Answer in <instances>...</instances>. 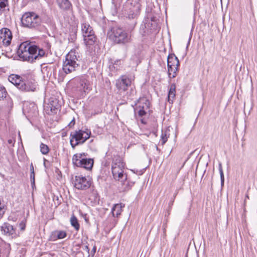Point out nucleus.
Here are the masks:
<instances>
[{"label": "nucleus", "instance_id": "obj_43", "mask_svg": "<svg viewBox=\"0 0 257 257\" xmlns=\"http://www.w3.org/2000/svg\"><path fill=\"white\" fill-rule=\"evenodd\" d=\"M141 121H142V122L143 123H145V122H144V121H143V119H142Z\"/></svg>", "mask_w": 257, "mask_h": 257}, {"label": "nucleus", "instance_id": "obj_20", "mask_svg": "<svg viewBox=\"0 0 257 257\" xmlns=\"http://www.w3.org/2000/svg\"><path fill=\"white\" fill-rule=\"evenodd\" d=\"M66 231L63 230H55L52 232L50 238L52 240H56L58 239H63L66 236Z\"/></svg>", "mask_w": 257, "mask_h": 257}, {"label": "nucleus", "instance_id": "obj_2", "mask_svg": "<svg viewBox=\"0 0 257 257\" xmlns=\"http://www.w3.org/2000/svg\"><path fill=\"white\" fill-rule=\"evenodd\" d=\"M80 57L76 50H71L66 56L63 64V70L66 74L76 71L79 67Z\"/></svg>", "mask_w": 257, "mask_h": 257}, {"label": "nucleus", "instance_id": "obj_5", "mask_svg": "<svg viewBox=\"0 0 257 257\" xmlns=\"http://www.w3.org/2000/svg\"><path fill=\"white\" fill-rule=\"evenodd\" d=\"M125 164L120 157L115 158L112 162L111 171L114 179L120 181L123 183V181L126 180L127 176L124 174Z\"/></svg>", "mask_w": 257, "mask_h": 257}, {"label": "nucleus", "instance_id": "obj_14", "mask_svg": "<svg viewBox=\"0 0 257 257\" xmlns=\"http://www.w3.org/2000/svg\"><path fill=\"white\" fill-rule=\"evenodd\" d=\"M0 38L5 45H9L12 39L11 31L8 28H2L1 30Z\"/></svg>", "mask_w": 257, "mask_h": 257}, {"label": "nucleus", "instance_id": "obj_40", "mask_svg": "<svg viewBox=\"0 0 257 257\" xmlns=\"http://www.w3.org/2000/svg\"><path fill=\"white\" fill-rule=\"evenodd\" d=\"M92 251L93 252V253H94L95 252V251H96V247L95 246L93 247Z\"/></svg>", "mask_w": 257, "mask_h": 257}, {"label": "nucleus", "instance_id": "obj_25", "mask_svg": "<svg viewBox=\"0 0 257 257\" xmlns=\"http://www.w3.org/2000/svg\"><path fill=\"white\" fill-rule=\"evenodd\" d=\"M70 223L71 225L78 231L79 229L80 225L78 223V220L76 216L72 215L70 218Z\"/></svg>", "mask_w": 257, "mask_h": 257}, {"label": "nucleus", "instance_id": "obj_33", "mask_svg": "<svg viewBox=\"0 0 257 257\" xmlns=\"http://www.w3.org/2000/svg\"><path fill=\"white\" fill-rule=\"evenodd\" d=\"M30 180L31 182V184L32 187L35 185V172H31L30 174Z\"/></svg>", "mask_w": 257, "mask_h": 257}, {"label": "nucleus", "instance_id": "obj_19", "mask_svg": "<svg viewBox=\"0 0 257 257\" xmlns=\"http://www.w3.org/2000/svg\"><path fill=\"white\" fill-rule=\"evenodd\" d=\"M9 80L19 89H20L21 85L23 82V81L21 80L20 76L15 74H12L10 75L9 77Z\"/></svg>", "mask_w": 257, "mask_h": 257}, {"label": "nucleus", "instance_id": "obj_41", "mask_svg": "<svg viewBox=\"0 0 257 257\" xmlns=\"http://www.w3.org/2000/svg\"><path fill=\"white\" fill-rule=\"evenodd\" d=\"M30 105H31L32 106L33 108L34 109H35V106L34 104H33V103H32V104H31Z\"/></svg>", "mask_w": 257, "mask_h": 257}, {"label": "nucleus", "instance_id": "obj_16", "mask_svg": "<svg viewBox=\"0 0 257 257\" xmlns=\"http://www.w3.org/2000/svg\"><path fill=\"white\" fill-rule=\"evenodd\" d=\"M131 80L125 76H122L116 82V87L119 90L125 91L131 85Z\"/></svg>", "mask_w": 257, "mask_h": 257}, {"label": "nucleus", "instance_id": "obj_24", "mask_svg": "<svg viewBox=\"0 0 257 257\" xmlns=\"http://www.w3.org/2000/svg\"><path fill=\"white\" fill-rule=\"evenodd\" d=\"M92 27L89 25L88 23H83L81 25V31L82 34V36L85 35L87 32L90 31L92 30Z\"/></svg>", "mask_w": 257, "mask_h": 257}, {"label": "nucleus", "instance_id": "obj_6", "mask_svg": "<svg viewBox=\"0 0 257 257\" xmlns=\"http://www.w3.org/2000/svg\"><path fill=\"white\" fill-rule=\"evenodd\" d=\"M21 22L24 27L35 29L40 25L41 19L39 16L34 12H26L23 15Z\"/></svg>", "mask_w": 257, "mask_h": 257}, {"label": "nucleus", "instance_id": "obj_34", "mask_svg": "<svg viewBox=\"0 0 257 257\" xmlns=\"http://www.w3.org/2000/svg\"><path fill=\"white\" fill-rule=\"evenodd\" d=\"M19 227L21 230L23 231L25 229L26 224L24 221H22L19 224Z\"/></svg>", "mask_w": 257, "mask_h": 257}, {"label": "nucleus", "instance_id": "obj_1", "mask_svg": "<svg viewBox=\"0 0 257 257\" xmlns=\"http://www.w3.org/2000/svg\"><path fill=\"white\" fill-rule=\"evenodd\" d=\"M19 57L23 61L33 62L36 60H40L46 56V52L35 45L26 41L22 43L17 50Z\"/></svg>", "mask_w": 257, "mask_h": 257}, {"label": "nucleus", "instance_id": "obj_38", "mask_svg": "<svg viewBox=\"0 0 257 257\" xmlns=\"http://www.w3.org/2000/svg\"><path fill=\"white\" fill-rule=\"evenodd\" d=\"M83 249L85 250L87 253L89 255V249L88 245H85L83 247Z\"/></svg>", "mask_w": 257, "mask_h": 257}, {"label": "nucleus", "instance_id": "obj_9", "mask_svg": "<svg viewBox=\"0 0 257 257\" xmlns=\"http://www.w3.org/2000/svg\"><path fill=\"white\" fill-rule=\"evenodd\" d=\"M179 65V61L175 55L170 54L168 56L167 65L168 75L170 78H174L176 76Z\"/></svg>", "mask_w": 257, "mask_h": 257}, {"label": "nucleus", "instance_id": "obj_28", "mask_svg": "<svg viewBox=\"0 0 257 257\" xmlns=\"http://www.w3.org/2000/svg\"><path fill=\"white\" fill-rule=\"evenodd\" d=\"M121 2V0H112V4L113 6L112 12L113 15H115L117 13V9L119 7Z\"/></svg>", "mask_w": 257, "mask_h": 257}, {"label": "nucleus", "instance_id": "obj_13", "mask_svg": "<svg viewBox=\"0 0 257 257\" xmlns=\"http://www.w3.org/2000/svg\"><path fill=\"white\" fill-rule=\"evenodd\" d=\"M149 102L146 99H142L139 102L138 105L136 106L135 110L137 111L140 117H143L146 114V111L149 108Z\"/></svg>", "mask_w": 257, "mask_h": 257}, {"label": "nucleus", "instance_id": "obj_15", "mask_svg": "<svg viewBox=\"0 0 257 257\" xmlns=\"http://www.w3.org/2000/svg\"><path fill=\"white\" fill-rule=\"evenodd\" d=\"M1 231L4 234L11 238H15L18 236L15 229L14 228L12 225L8 223H5L1 226Z\"/></svg>", "mask_w": 257, "mask_h": 257}, {"label": "nucleus", "instance_id": "obj_21", "mask_svg": "<svg viewBox=\"0 0 257 257\" xmlns=\"http://www.w3.org/2000/svg\"><path fill=\"white\" fill-rule=\"evenodd\" d=\"M124 207V205L122 203L114 204L111 211L112 216L118 217L121 214L122 209Z\"/></svg>", "mask_w": 257, "mask_h": 257}, {"label": "nucleus", "instance_id": "obj_32", "mask_svg": "<svg viewBox=\"0 0 257 257\" xmlns=\"http://www.w3.org/2000/svg\"><path fill=\"white\" fill-rule=\"evenodd\" d=\"M5 212V205L2 203L1 200H0V216L4 215Z\"/></svg>", "mask_w": 257, "mask_h": 257}, {"label": "nucleus", "instance_id": "obj_39", "mask_svg": "<svg viewBox=\"0 0 257 257\" xmlns=\"http://www.w3.org/2000/svg\"><path fill=\"white\" fill-rule=\"evenodd\" d=\"M30 171L32 172H34V166L33 165V164H31L30 165Z\"/></svg>", "mask_w": 257, "mask_h": 257}, {"label": "nucleus", "instance_id": "obj_8", "mask_svg": "<svg viewBox=\"0 0 257 257\" xmlns=\"http://www.w3.org/2000/svg\"><path fill=\"white\" fill-rule=\"evenodd\" d=\"M84 154H75L72 158L73 164L78 167H82L90 170L93 165V160L91 159L83 158Z\"/></svg>", "mask_w": 257, "mask_h": 257}, {"label": "nucleus", "instance_id": "obj_27", "mask_svg": "<svg viewBox=\"0 0 257 257\" xmlns=\"http://www.w3.org/2000/svg\"><path fill=\"white\" fill-rule=\"evenodd\" d=\"M10 249L0 245V257H9Z\"/></svg>", "mask_w": 257, "mask_h": 257}, {"label": "nucleus", "instance_id": "obj_31", "mask_svg": "<svg viewBox=\"0 0 257 257\" xmlns=\"http://www.w3.org/2000/svg\"><path fill=\"white\" fill-rule=\"evenodd\" d=\"M7 94L5 88L3 85H0V100L6 97Z\"/></svg>", "mask_w": 257, "mask_h": 257}, {"label": "nucleus", "instance_id": "obj_37", "mask_svg": "<svg viewBox=\"0 0 257 257\" xmlns=\"http://www.w3.org/2000/svg\"><path fill=\"white\" fill-rule=\"evenodd\" d=\"M15 140L13 139H9L8 140V143L11 145L12 146H14V144H15Z\"/></svg>", "mask_w": 257, "mask_h": 257}, {"label": "nucleus", "instance_id": "obj_18", "mask_svg": "<svg viewBox=\"0 0 257 257\" xmlns=\"http://www.w3.org/2000/svg\"><path fill=\"white\" fill-rule=\"evenodd\" d=\"M19 89L25 91H35L36 89V84L35 83H26L23 81Z\"/></svg>", "mask_w": 257, "mask_h": 257}, {"label": "nucleus", "instance_id": "obj_35", "mask_svg": "<svg viewBox=\"0 0 257 257\" xmlns=\"http://www.w3.org/2000/svg\"><path fill=\"white\" fill-rule=\"evenodd\" d=\"M7 0H0V8H5L6 6L5 2Z\"/></svg>", "mask_w": 257, "mask_h": 257}, {"label": "nucleus", "instance_id": "obj_3", "mask_svg": "<svg viewBox=\"0 0 257 257\" xmlns=\"http://www.w3.org/2000/svg\"><path fill=\"white\" fill-rule=\"evenodd\" d=\"M109 38L114 43L126 44L131 42V35L122 28L114 27L108 33Z\"/></svg>", "mask_w": 257, "mask_h": 257}, {"label": "nucleus", "instance_id": "obj_11", "mask_svg": "<svg viewBox=\"0 0 257 257\" xmlns=\"http://www.w3.org/2000/svg\"><path fill=\"white\" fill-rule=\"evenodd\" d=\"M91 182L89 178L82 176H76L74 180V187L78 190H86L89 188Z\"/></svg>", "mask_w": 257, "mask_h": 257}, {"label": "nucleus", "instance_id": "obj_17", "mask_svg": "<svg viewBox=\"0 0 257 257\" xmlns=\"http://www.w3.org/2000/svg\"><path fill=\"white\" fill-rule=\"evenodd\" d=\"M83 38L84 44L88 47L93 45L96 40L93 30L87 32L83 36Z\"/></svg>", "mask_w": 257, "mask_h": 257}, {"label": "nucleus", "instance_id": "obj_30", "mask_svg": "<svg viewBox=\"0 0 257 257\" xmlns=\"http://www.w3.org/2000/svg\"><path fill=\"white\" fill-rule=\"evenodd\" d=\"M219 171L220 175V179H221V185L222 187L224 185V176L223 172V169L222 167L221 164L220 163L219 164Z\"/></svg>", "mask_w": 257, "mask_h": 257}, {"label": "nucleus", "instance_id": "obj_10", "mask_svg": "<svg viewBox=\"0 0 257 257\" xmlns=\"http://www.w3.org/2000/svg\"><path fill=\"white\" fill-rule=\"evenodd\" d=\"M69 84L73 86L74 90L80 92H86L90 90L87 81L80 77H76L72 79L69 81Z\"/></svg>", "mask_w": 257, "mask_h": 257}, {"label": "nucleus", "instance_id": "obj_23", "mask_svg": "<svg viewBox=\"0 0 257 257\" xmlns=\"http://www.w3.org/2000/svg\"><path fill=\"white\" fill-rule=\"evenodd\" d=\"M176 85L175 84H172L170 86V89L168 93V101L170 103L173 102V99L175 97L176 93Z\"/></svg>", "mask_w": 257, "mask_h": 257}, {"label": "nucleus", "instance_id": "obj_36", "mask_svg": "<svg viewBox=\"0 0 257 257\" xmlns=\"http://www.w3.org/2000/svg\"><path fill=\"white\" fill-rule=\"evenodd\" d=\"M75 123V118H73V119L70 122V123L68 124V126L71 128L72 127Z\"/></svg>", "mask_w": 257, "mask_h": 257}, {"label": "nucleus", "instance_id": "obj_26", "mask_svg": "<svg viewBox=\"0 0 257 257\" xmlns=\"http://www.w3.org/2000/svg\"><path fill=\"white\" fill-rule=\"evenodd\" d=\"M169 130L166 129L164 131H162L161 135V141L162 145H164L168 140V138L169 137Z\"/></svg>", "mask_w": 257, "mask_h": 257}, {"label": "nucleus", "instance_id": "obj_29", "mask_svg": "<svg viewBox=\"0 0 257 257\" xmlns=\"http://www.w3.org/2000/svg\"><path fill=\"white\" fill-rule=\"evenodd\" d=\"M40 151L43 155H47L49 152L50 149L48 146L43 143L40 145Z\"/></svg>", "mask_w": 257, "mask_h": 257}, {"label": "nucleus", "instance_id": "obj_42", "mask_svg": "<svg viewBox=\"0 0 257 257\" xmlns=\"http://www.w3.org/2000/svg\"><path fill=\"white\" fill-rule=\"evenodd\" d=\"M26 106H27V104H24V109L25 110H26Z\"/></svg>", "mask_w": 257, "mask_h": 257}, {"label": "nucleus", "instance_id": "obj_22", "mask_svg": "<svg viewBox=\"0 0 257 257\" xmlns=\"http://www.w3.org/2000/svg\"><path fill=\"white\" fill-rule=\"evenodd\" d=\"M59 8L63 10H70L71 4L68 0H57Z\"/></svg>", "mask_w": 257, "mask_h": 257}, {"label": "nucleus", "instance_id": "obj_7", "mask_svg": "<svg viewBox=\"0 0 257 257\" xmlns=\"http://www.w3.org/2000/svg\"><path fill=\"white\" fill-rule=\"evenodd\" d=\"M140 0H127L123 9L130 19H134L137 16L141 10Z\"/></svg>", "mask_w": 257, "mask_h": 257}, {"label": "nucleus", "instance_id": "obj_12", "mask_svg": "<svg viewBox=\"0 0 257 257\" xmlns=\"http://www.w3.org/2000/svg\"><path fill=\"white\" fill-rule=\"evenodd\" d=\"M60 107L58 100L56 98L51 97L49 99L48 103L44 106V109L47 114H53L57 113Z\"/></svg>", "mask_w": 257, "mask_h": 257}, {"label": "nucleus", "instance_id": "obj_44", "mask_svg": "<svg viewBox=\"0 0 257 257\" xmlns=\"http://www.w3.org/2000/svg\"><path fill=\"white\" fill-rule=\"evenodd\" d=\"M177 194V193L175 194V195L174 196V197H175L176 195Z\"/></svg>", "mask_w": 257, "mask_h": 257}, {"label": "nucleus", "instance_id": "obj_4", "mask_svg": "<svg viewBox=\"0 0 257 257\" xmlns=\"http://www.w3.org/2000/svg\"><path fill=\"white\" fill-rule=\"evenodd\" d=\"M90 130L85 128L75 131L70 134V144L74 149L78 145L84 144L88 140L91 135Z\"/></svg>", "mask_w": 257, "mask_h": 257}]
</instances>
